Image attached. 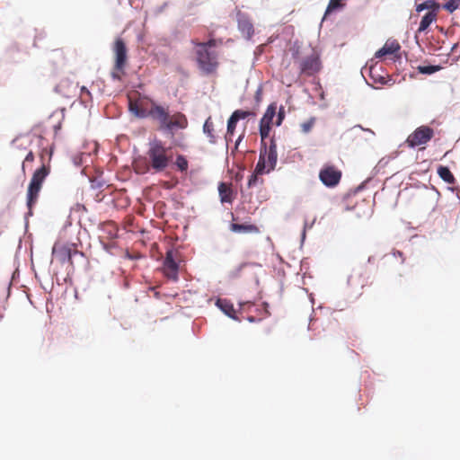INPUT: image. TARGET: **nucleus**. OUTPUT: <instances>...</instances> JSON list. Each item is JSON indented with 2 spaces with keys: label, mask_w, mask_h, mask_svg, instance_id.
<instances>
[{
  "label": "nucleus",
  "mask_w": 460,
  "mask_h": 460,
  "mask_svg": "<svg viewBox=\"0 0 460 460\" xmlns=\"http://www.w3.org/2000/svg\"><path fill=\"white\" fill-rule=\"evenodd\" d=\"M172 161V148L165 146L162 140L154 139L148 144V149L146 153V164L141 165L139 163H137L135 170L137 173L141 174L149 172L158 173L165 171Z\"/></svg>",
  "instance_id": "f257e3e1"
},
{
  "label": "nucleus",
  "mask_w": 460,
  "mask_h": 460,
  "mask_svg": "<svg viewBox=\"0 0 460 460\" xmlns=\"http://www.w3.org/2000/svg\"><path fill=\"white\" fill-rule=\"evenodd\" d=\"M154 122L157 123L159 129L173 132L177 129H185L189 121L185 114L176 111L171 114L169 106H164L155 102L151 104V110L148 112V117Z\"/></svg>",
  "instance_id": "f03ea898"
},
{
  "label": "nucleus",
  "mask_w": 460,
  "mask_h": 460,
  "mask_svg": "<svg viewBox=\"0 0 460 460\" xmlns=\"http://www.w3.org/2000/svg\"><path fill=\"white\" fill-rule=\"evenodd\" d=\"M199 68L206 75L213 74L218 67V55L216 51L206 49L205 46H194Z\"/></svg>",
  "instance_id": "7ed1b4c3"
},
{
  "label": "nucleus",
  "mask_w": 460,
  "mask_h": 460,
  "mask_svg": "<svg viewBox=\"0 0 460 460\" xmlns=\"http://www.w3.org/2000/svg\"><path fill=\"white\" fill-rule=\"evenodd\" d=\"M49 173V168L45 164L34 172L27 190V206L30 209L37 202L42 183Z\"/></svg>",
  "instance_id": "20e7f679"
},
{
  "label": "nucleus",
  "mask_w": 460,
  "mask_h": 460,
  "mask_svg": "<svg viewBox=\"0 0 460 460\" xmlns=\"http://www.w3.org/2000/svg\"><path fill=\"white\" fill-rule=\"evenodd\" d=\"M128 110L136 117L146 119L148 117V112L151 110V104L155 102L154 100L140 95L137 92L128 95Z\"/></svg>",
  "instance_id": "39448f33"
},
{
  "label": "nucleus",
  "mask_w": 460,
  "mask_h": 460,
  "mask_svg": "<svg viewBox=\"0 0 460 460\" xmlns=\"http://www.w3.org/2000/svg\"><path fill=\"white\" fill-rule=\"evenodd\" d=\"M52 253L60 263L68 262L70 265H73L72 257L74 255H83V252L78 251L75 243H63L59 242L54 244Z\"/></svg>",
  "instance_id": "423d86ee"
},
{
  "label": "nucleus",
  "mask_w": 460,
  "mask_h": 460,
  "mask_svg": "<svg viewBox=\"0 0 460 460\" xmlns=\"http://www.w3.org/2000/svg\"><path fill=\"white\" fill-rule=\"evenodd\" d=\"M434 137V129L429 126H420L411 133L405 143L411 147L414 148L422 145H426Z\"/></svg>",
  "instance_id": "0eeeda50"
},
{
  "label": "nucleus",
  "mask_w": 460,
  "mask_h": 460,
  "mask_svg": "<svg viewBox=\"0 0 460 460\" xmlns=\"http://www.w3.org/2000/svg\"><path fill=\"white\" fill-rule=\"evenodd\" d=\"M342 172L332 164H325L319 172V179L328 188L336 187L341 179Z\"/></svg>",
  "instance_id": "6e6552de"
},
{
  "label": "nucleus",
  "mask_w": 460,
  "mask_h": 460,
  "mask_svg": "<svg viewBox=\"0 0 460 460\" xmlns=\"http://www.w3.org/2000/svg\"><path fill=\"white\" fill-rule=\"evenodd\" d=\"M112 50L114 53L113 69L117 72H123L128 62V49L121 38L115 40Z\"/></svg>",
  "instance_id": "1a4fd4ad"
},
{
  "label": "nucleus",
  "mask_w": 460,
  "mask_h": 460,
  "mask_svg": "<svg viewBox=\"0 0 460 460\" xmlns=\"http://www.w3.org/2000/svg\"><path fill=\"white\" fill-rule=\"evenodd\" d=\"M179 265L175 261V252L169 250L166 252L165 259L163 264V271L164 276L173 281L178 280Z\"/></svg>",
  "instance_id": "9d476101"
},
{
  "label": "nucleus",
  "mask_w": 460,
  "mask_h": 460,
  "mask_svg": "<svg viewBox=\"0 0 460 460\" xmlns=\"http://www.w3.org/2000/svg\"><path fill=\"white\" fill-rule=\"evenodd\" d=\"M299 67L302 74L313 75L321 69L320 58L315 53H313L300 62Z\"/></svg>",
  "instance_id": "9b49d317"
},
{
  "label": "nucleus",
  "mask_w": 460,
  "mask_h": 460,
  "mask_svg": "<svg viewBox=\"0 0 460 460\" xmlns=\"http://www.w3.org/2000/svg\"><path fill=\"white\" fill-rule=\"evenodd\" d=\"M401 49V46L396 40H388L385 45L376 52L375 57L376 58H382L387 55H395Z\"/></svg>",
  "instance_id": "f8f14e48"
},
{
  "label": "nucleus",
  "mask_w": 460,
  "mask_h": 460,
  "mask_svg": "<svg viewBox=\"0 0 460 460\" xmlns=\"http://www.w3.org/2000/svg\"><path fill=\"white\" fill-rule=\"evenodd\" d=\"M263 154L265 155V159L268 164V172H271L275 169L277 161H278V154H277V145L274 139L270 140V144L269 147H264Z\"/></svg>",
  "instance_id": "ddd939ff"
},
{
  "label": "nucleus",
  "mask_w": 460,
  "mask_h": 460,
  "mask_svg": "<svg viewBox=\"0 0 460 460\" xmlns=\"http://www.w3.org/2000/svg\"><path fill=\"white\" fill-rule=\"evenodd\" d=\"M230 230L234 233H242V234H258L260 233V229L255 225L251 224H237L232 223L230 225Z\"/></svg>",
  "instance_id": "4468645a"
},
{
  "label": "nucleus",
  "mask_w": 460,
  "mask_h": 460,
  "mask_svg": "<svg viewBox=\"0 0 460 460\" xmlns=\"http://www.w3.org/2000/svg\"><path fill=\"white\" fill-rule=\"evenodd\" d=\"M438 14V12H435V11L427 12V13L420 20L418 32L426 31L427 29L430 26V24L437 21Z\"/></svg>",
  "instance_id": "2eb2a0df"
},
{
  "label": "nucleus",
  "mask_w": 460,
  "mask_h": 460,
  "mask_svg": "<svg viewBox=\"0 0 460 460\" xmlns=\"http://www.w3.org/2000/svg\"><path fill=\"white\" fill-rule=\"evenodd\" d=\"M218 192L222 203L231 204L233 202L234 194L231 187L228 184L221 182L218 186Z\"/></svg>",
  "instance_id": "dca6fc26"
},
{
  "label": "nucleus",
  "mask_w": 460,
  "mask_h": 460,
  "mask_svg": "<svg viewBox=\"0 0 460 460\" xmlns=\"http://www.w3.org/2000/svg\"><path fill=\"white\" fill-rule=\"evenodd\" d=\"M440 8V4L434 0H426L421 4H416V12L420 13L424 10H428V12L435 11L438 12Z\"/></svg>",
  "instance_id": "f3484780"
},
{
  "label": "nucleus",
  "mask_w": 460,
  "mask_h": 460,
  "mask_svg": "<svg viewBox=\"0 0 460 460\" xmlns=\"http://www.w3.org/2000/svg\"><path fill=\"white\" fill-rule=\"evenodd\" d=\"M438 174L447 183H448V184L456 183V178L448 167L440 165L438 168Z\"/></svg>",
  "instance_id": "a211bd4d"
},
{
  "label": "nucleus",
  "mask_w": 460,
  "mask_h": 460,
  "mask_svg": "<svg viewBox=\"0 0 460 460\" xmlns=\"http://www.w3.org/2000/svg\"><path fill=\"white\" fill-rule=\"evenodd\" d=\"M217 305L229 317L235 318L234 314L235 310L234 309L233 305L226 300V299H218L217 301Z\"/></svg>",
  "instance_id": "6ab92c4d"
},
{
  "label": "nucleus",
  "mask_w": 460,
  "mask_h": 460,
  "mask_svg": "<svg viewBox=\"0 0 460 460\" xmlns=\"http://www.w3.org/2000/svg\"><path fill=\"white\" fill-rule=\"evenodd\" d=\"M276 110L277 106L275 103L269 105L260 122L271 125L273 118L276 115Z\"/></svg>",
  "instance_id": "aec40b11"
},
{
  "label": "nucleus",
  "mask_w": 460,
  "mask_h": 460,
  "mask_svg": "<svg viewBox=\"0 0 460 460\" xmlns=\"http://www.w3.org/2000/svg\"><path fill=\"white\" fill-rule=\"evenodd\" d=\"M268 170V164L265 159V155L263 154L262 149H261L259 161L256 164L254 172L256 173L263 174V173H269L270 172Z\"/></svg>",
  "instance_id": "412c9836"
},
{
  "label": "nucleus",
  "mask_w": 460,
  "mask_h": 460,
  "mask_svg": "<svg viewBox=\"0 0 460 460\" xmlns=\"http://www.w3.org/2000/svg\"><path fill=\"white\" fill-rule=\"evenodd\" d=\"M203 131L209 138L210 143H216V136L214 134V124L209 117L204 123Z\"/></svg>",
  "instance_id": "4be33fe9"
},
{
  "label": "nucleus",
  "mask_w": 460,
  "mask_h": 460,
  "mask_svg": "<svg viewBox=\"0 0 460 460\" xmlns=\"http://www.w3.org/2000/svg\"><path fill=\"white\" fill-rule=\"evenodd\" d=\"M221 40H216V39H209L207 42H200L198 39H192L191 44L193 46H199L203 45L205 46L206 49H210L213 47H217V45L221 44Z\"/></svg>",
  "instance_id": "5701e85b"
},
{
  "label": "nucleus",
  "mask_w": 460,
  "mask_h": 460,
  "mask_svg": "<svg viewBox=\"0 0 460 460\" xmlns=\"http://www.w3.org/2000/svg\"><path fill=\"white\" fill-rule=\"evenodd\" d=\"M237 121L232 116L228 119L226 139V141L232 140V137L234 133Z\"/></svg>",
  "instance_id": "b1692460"
},
{
  "label": "nucleus",
  "mask_w": 460,
  "mask_h": 460,
  "mask_svg": "<svg viewBox=\"0 0 460 460\" xmlns=\"http://www.w3.org/2000/svg\"><path fill=\"white\" fill-rule=\"evenodd\" d=\"M175 165L181 172H186L189 167V163L186 157L182 155H178L175 160Z\"/></svg>",
  "instance_id": "393cba45"
},
{
  "label": "nucleus",
  "mask_w": 460,
  "mask_h": 460,
  "mask_svg": "<svg viewBox=\"0 0 460 460\" xmlns=\"http://www.w3.org/2000/svg\"><path fill=\"white\" fill-rule=\"evenodd\" d=\"M417 69L420 74L431 75L433 73L439 71L441 69V66H419Z\"/></svg>",
  "instance_id": "a878e982"
},
{
  "label": "nucleus",
  "mask_w": 460,
  "mask_h": 460,
  "mask_svg": "<svg viewBox=\"0 0 460 460\" xmlns=\"http://www.w3.org/2000/svg\"><path fill=\"white\" fill-rule=\"evenodd\" d=\"M460 6V0H449L442 5V8L452 13Z\"/></svg>",
  "instance_id": "bb28decb"
},
{
  "label": "nucleus",
  "mask_w": 460,
  "mask_h": 460,
  "mask_svg": "<svg viewBox=\"0 0 460 460\" xmlns=\"http://www.w3.org/2000/svg\"><path fill=\"white\" fill-rule=\"evenodd\" d=\"M314 124H315L314 117H312L308 120L301 123L300 127H301L302 132L305 134L309 133L312 130Z\"/></svg>",
  "instance_id": "cd10ccee"
},
{
  "label": "nucleus",
  "mask_w": 460,
  "mask_h": 460,
  "mask_svg": "<svg viewBox=\"0 0 460 460\" xmlns=\"http://www.w3.org/2000/svg\"><path fill=\"white\" fill-rule=\"evenodd\" d=\"M252 113L251 111H243V110H236L234 111L233 113H232V117L236 119V121L238 122L239 119H244L246 118H248L249 116H251Z\"/></svg>",
  "instance_id": "c85d7f7f"
},
{
  "label": "nucleus",
  "mask_w": 460,
  "mask_h": 460,
  "mask_svg": "<svg viewBox=\"0 0 460 460\" xmlns=\"http://www.w3.org/2000/svg\"><path fill=\"white\" fill-rule=\"evenodd\" d=\"M270 128L271 125L260 122V135L262 140L269 137Z\"/></svg>",
  "instance_id": "c756f323"
},
{
  "label": "nucleus",
  "mask_w": 460,
  "mask_h": 460,
  "mask_svg": "<svg viewBox=\"0 0 460 460\" xmlns=\"http://www.w3.org/2000/svg\"><path fill=\"white\" fill-rule=\"evenodd\" d=\"M341 1L342 0H330L326 9V13H332V11L341 8L342 6Z\"/></svg>",
  "instance_id": "7c9ffc66"
},
{
  "label": "nucleus",
  "mask_w": 460,
  "mask_h": 460,
  "mask_svg": "<svg viewBox=\"0 0 460 460\" xmlns=\"http://www.w3.org/2000/svg\"><path fill=\"white\" fill-rule=\"evenodd\" d=\"M80 98L84 102H86L92 99V94L85 86L81 87Z\"/></svg>",
  "instance_id": "2f4dec72"
},
{
  "label": "nucleus",
  "mask_w": 460,
  "mask_h": 460,
  "mask_svg": "<svg viewBox=\"0 0 460 460\" xmlns=\"http://www.w3.org/2000/svg\"><path fill=\"white\" fill-rule=\"evenodd\" d=\"M33 161H34V155H33L32 151H30L27 154V155L25 156V158L22 162V171L23 173H25L26 164L32 163Z\"/></svg>",
  "instance_id": "473e14b6"
},
{
  "label": "nucleus",
  "mask_w": 460,
  "mask_h": 460,
  "mask_svg": "<svg viewBox=\"0 0 460 460\" xmlns=\"http://www.w3.org/2000/svg\"><path fill=\"white\" fill-rule=\"evenodd\" d=\"M260 173H256L255 172L250 176L249 180H248V188H252L254 186H256V184L258 183L259 181V178H258V175Z\"/></svg>",
  "instance_id": "72a5a7b5"
},
{
  "label": "nucleus",
  "mask_w": 460,
  "mask_h": 460,
  "mask_svg": "<svg viewBox=\"0 0 460 460\" xmlns=\"http://www.w3.org/2000/svg\"><path fill=\"white\" fill-rule=\"evenodd\" d=\"M375 70H376L375 67H370V75L374 79V81L376 83H380L382 84H385L386 81L384 76H381V75H377L376 77L375 76Z\"/></svg>",
  "instance_id": "f704fd0d"
},
{
  "label": "nucleus",
  "mask_w": 460,
  "mask_h": 460,
  "mask_svg": "<svg viewBox=\"0 0 460 460\" xmlns=\"http://www.w3.org/2000/svg\"><path fill=\"white\" fill-rule=\"evenodd\" d=\"M284 118H285V111H284V108L281 107L278 113V119L276 121V125L279 126L282 123V120L284 119Z\"/></svg>",
  "instance_id": "c9c22d12"
},
{
  "label": "nucleus",
  "mask_w": 460,
  "mask_h": 460,
  "mask_svg": "<svg viewBox=\"0 0 460 460\" xmlns=\"http://www.w3.org/2000/svg\"><path fill=\"white\" fill-rule=\"evenodd\" d=\"M69 84V82L67 80H65V81H62L58 86H57V91L61 93V88H63L64 86H66Z\"/></svg>",
  "instance_id": "e433bc0d"
},
{
  "label": "nucleus",
  "mask_w": 460,
  "mask_h": 460,
  "mask_svg": "<svg viewBox=\"0 0 460 460\" xmlns=\"http://www.w3.org/2000/svg\"><path fill=\"white\" fill-rule=\"evenodd\" d=\"M394 255H398L399 257H401V258H402V262L404 261V260H405V259H404V257H403V253H402V252L397 251V252H394Z\"/></svg>",
  "instance_id": "4c0bfd02"
},
{
  "label": "nucleus",
  "mask_w": 460,
  "mask_h": 460,
  "mask_svg": "<svg viewBox=\"0 0 460 460\" xmlns=\"http://www.w3.org/2000/svg\"><path fill=\"white\" fill-rule=\"evenodd\" d=\"M109 226H111L113 228L114 234L111 233V238H113V237H115L117 235V233H116L117 229H116V227L112 224H109Z\"/></svg>",
  "instance_id": "58836bf2"
},
{
  "label": "nucleus",
  "mask_w": 460,
  "mask_h": 460,
  "mask_svg": "<svg viewBox=\"0 0 460 460\" xmlns=\"http://www.w3.org/2000/svg\"><path fill=\"white\" fill-rule=\"evenodd\" d=\"M243 135H241V136L238 137V139H237V141H236V146H238L239 142L243 139Z\"/></svg>",
  "instance_id": "ea45409f"
},
{
  "label": "nucleus",
  "mask_w": 460,
  "mask_h": 460,
  "mask_svg": "<svg viewBox=\"0 0 460 460\" xmlns=\"http://www.w3.org/2000/svg\"><path fill=\"white\" fill-rule=\"evenodd\" d=\"M458 46V43L455 44L453 47H452V51H454Z\"/></svg>",
  "instance_id": "a19ab883"
},
{
  "label": "nucleus",
  "mask_w": 460,
  "mask_h": 460,
  "mask_svg": "<svg viewBox=\"0 0 460 460\" xmlns=\"http://www.w3.org/2000/svg\"><path fill=\"white\" fill-rule=\"evenodd\" d=\"M112 75H113V77L119 78V75H115V72H113V73H112Z\"/></svg>",
  "instance_id": "79ce46f5"
},
{
  "label": "nucleus",
  "mask_w": 460,
  "mask_h": 460,
  "mask_svg": "<svg viewBox=\"0 0 460 460\" xmlns=\"http://www.w3.org/2000/svg\"><path fill=\"white\" fill-rule=\"evenodd\" d=\"M249 321L252 322L253 321V317H250Z\"/></svg>",
  "instance_id": "37998d69"
}]
</instances>
